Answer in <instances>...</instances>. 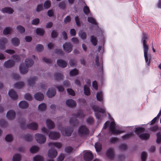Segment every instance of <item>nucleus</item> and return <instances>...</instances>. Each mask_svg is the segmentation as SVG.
I'll list each match as a JSON object with an SVG mask.
<instances>
[{"mask_svg":"<svg viewBox=\"0 0 161 161\" xmlns=\"http://www.w3.org/2000/svg\"><path fill=\"white\" fill-rule=\"evenodd\" d=\"M147 39V35L145 33H143L142 36V41L143 42L144 56L145 62L147 64V65L148 66H149L151 57L150 54L148 53V46L147 44L146 41Z\"/></svg>","mask_w":161,"mask_h":161,"instance_id":"f257e3e1","label":"nucleus"},{"mask_svg":"<svg viewBox=\"0 0 161 161\" xmlns=\"http://www.w3.org/2000/svg\"><path fill=\"white\" fill-rule=\"evenodd\" d=\"M111 121V123L109 121H107L104 124L103 128L106 129L107 127L109 125V130L113 134H117L123 132V131L116 130V125L114 120L112 118L110 119Z\"/></svg>","mask_w":161,"mask_h":161,"instance_id":"f03ea898","label":"nucleus"},{"mask_svg":"<svg viewBox=\"0 0 161 161\" xmlns=\"http://www.w3.org/2000/svg\"><path fill=\"white\" fill-rule=\"evenodd\" d=\"M91 107L95 112L96 119L98 120H101L103 114L105 113V109L104 108H100L96 105H92Z\"/></svg>","mask_w":161,"mask_h":161,"instance_id":"7ed1b4c3","label":"nucleus"},{"mask_svg":"<svg viewBox=\"0 0 161 161\" xmlns=\"http://www.w3.org/2000/svg\"><path fill=\"white\" fill-rule=\"evenodd\" d=\"M73 117L70 119L69 123L71 125L74 126L78 125V122L76 119V118H84L85 115L84 114L83 112L82 111H78L76 114H72Z\"/></svg>","mask_w":161,"mask_h":161,"instance_id":"20e7f679","label":"nucleus"},{"mask_svg":"<svg viewBox=\"0 0 161 161\" xmlns=\"http://www.w3.org/2000/svg\"><path fill=\"white\" fill-rule=\"evenodd\" d=\"M14 61L9 60L5 62L3 65L4 67L9 68L13 66L15 62H18L19 60V57L18 55H15L13 56Z\"/></svg>","mask_w":161,"mask_h":161,"instance_id":"39448f33","label":"nucleus"},{"mask_svg":"<svg viewBox=\"0 0 161 161\" xmlns=\"http://www.w3.org/2000/svg\"><path fill=\"white\" fill-rule=\"evenodd\" d=\"M78 133L80 136H84L88 134L89 130L86 126L82 125L80 127L78 130Z\"/></svg>","mask_w":161,"mask_h":161,"instance_id":"423d86ee","label":"nucleus"},{"mask_svg":"<svg viewBox=\"0 0 161 161\" xmlns=\"http://www.w3.org/2000/svg\"><path fill=\"white\" fill-rule=\"evenodd\" d=\"M61 132L62 134L65 136H69L71 135L73 131V128L71 127H69L67 129L64 130L63 129H61Z\"/></svg>","mask_w":161,"mask_h":161,"instance_id":"0eeeda50","label":"nucleus"},{"mask_svg":"<svg viewBox=\"0 0 161 161\" xmlns=\"http://www.w3.org/2000/svg\"><path fill=\"white\" fill-rule=\"evenodd\" d=\"M57 154V150L54 148H51L48 151V156L51 158H55Z\"/></svg>","mask_w":161,"mask_h":161,"instance_id":"6e6552de","label":"nucleus"},{"mask_svg":"<svg viewBox=\"0 0 161 161\" xmlns=\"http://www.w3.org/2000/svg\"><path fill=\"white\" fill-rule=\"evenodd\" d=\"M60 134L59 133L52 131L51 132L49 135V138L53 140H57L60 137Z\"/></svg>","mask_w":161,"mask_h":161,"instance_id":"1a4fd4ad","label":"nucleus"},{"mask_svg":"<svg viewBox=\"0 0 161 161\" xmlns=\"http://www.w3.org/2000/svg\"><path fill=\"white\" fill-rule=\"evenodd\" d=\"M56 93V90L55 88H50L47 92V96L49 97H52L54 96Z\"/></svg>","mask_w":161,"mask_h":161,"instance_id":"9d476101","label":"nucleus"},{"mask_svg":"<svg viewBox=\"0 0 161 161\" xmlns=\"http://www.w3.org/2000/svg\"><path fill=\"white\" fill-rule=\"evenodd\" d=\"M95 63L97 67H99V70L102 71L103 70V61L100 60L99 61V57L98 55L96 56L95 58Z\"/></svg>","mask_w":161,"mask_h":161,"instance_id":"9b49d317","label":"nucleus"},{"mask_svg":"<svg viewBox=\"0 0 161 161\" xmlns=\"http://www.w3.org/2000/svg\"><path fill=\"white\" fill-rule=\"evenodd\" d=\"M93 155L91 152H86L84 155V158L86 161H90L93 158Z\"/></svg>","mask_w":161,"mask_h":161,"instance_id":"f8f14e48","label":"nucleus"},{"mask_svg":"<svg viewBox=\"0 0 161 161\" xmlns=\"http://www.w3.org/2000/svg\"><path fill=\"white\" fill-rule=\"evenodd\" d=\"M106 156L107 157L110 159H112L114 156V151L113 148H109L106 152Z\"/></svg>","mask_w":161,"mask_h":161,"instance_id":"ddd939ff","label":"nucleus"},{"mask_svg":"<svg viewBox=\"0 0 161 161\" xmlns=\"http://www.w3.org/2000/svg\"><path fill=\"white\" fill-rule=\"evenodd\" d=\"M72 45L69 43H65L63 45L64 50L68 53H70L72 50Z\"/></svg>","mask_w":161,"mask_h":161,"instance_id":"4468645a","label":"nucleus"},{"mask_svg":"<svg viewBox=\"0 0 161 161\" xmlns=\"http://www.w3.org/2000/svg\"><path fill=\"white\" fill-rule=\"evenodd\" d=\"M7 39L5 38H0V50L3 49L5 44L7 42Z\"/></svg>","mask_w":161,"mask_h":161,"instance_id":"2eb2a0df","label":"nucleus"},{"mask_svg":"<svg viewBox=\"0 0 161 161\" xmlns=\"http://www.w3.org/2000/svg\"><path fill=\"white\" fill-rule=\"evenodd\" d=\"M57 63L58 66L63 68L65 67L67 65L66 61L62 59L58 60L57 61Z\"/></svg>","mask_w":161,"mask_h":161,"instance_id":"dca6fc26","label":"nucleus"},{"mask_svg":"<svg viewBox=\"0 0 161 161\" xmlns=\"http://www.w3.org/2000/svg\"><path fill=\"white\" fill-rule=\"evenodd\" d=\"M15 114L14 111L13 110H9L7 114V117L8 119H13L15 116Z\"/></svg>","mask_w":161,"mask_h":161,"instance_id":"f3484780","label":"nucleus"},{"mask_svg":"<svg viewBox=\"0 0 161 161\" xmlns=\"http://www.w3.org/2000/svg\"><path fill=\"white\" fill-rule=\"evenodd\" d=\"M66 104L70 107H74L76 106V103L73 99H69L66 101Z\"/></svg>","mask_w":161,"mask_h":161,"instance_id":"a211bd4d","label":"nucleus"},{"mask_svg":"<svg viewBox=\"0 0 161 161\" xmlns=\"http://www.w3.org/2000/svg\"><path fill=\"white\" fill-rule=\"evenodd\" d=\"M19 70L21 74H25L27 72L28 69L23 65L21 64L19 66Z\"/></svg>","mask_w":161,"mask_h":161,"instance_id":"6ab92c4d","label":"nucleus"},{"mask_svg":"<svg viewBox=\"0 0 161 161\" xmlns=\"http://www.w3.org/2000/svg\"><path fill=\"white\" fill-rule=\"evenodd\" d=\"M25 63L27 67H30L33 64L34 62L31 59L27 58L25 60Z\"/></svg>","mask_w":161,"mask_h":161,"instance_id":"aec40b11","label":"nucleus"},{"mask_svg":"<svg viewBox=\"0 0 161 161\" xmlns=\"http://www.w3.org/2000/svg\"><path fill=\"white\" fill-rule=\"evenodd\" d=\"M46 124L47 127L49 129H53L55 127L54 123L49 119L47 120Z\"/></svg>","mask_w":161,"mask_h":161,"instance_id":"412c9836","label":"nucleus"},{"mask_svg":"<svg viewBox=\"0 0 161 161\" xmlns=\"http://www.w3.org/2000/svg\"><path fill=\"white\" fill-rule=\"evenodd\" d=\"M19 107L22 109L27 108L29 106L28 103L25 101H21L19 103Z\"/></svg>","mask_w":161,"mask_h":161,"instance_id":"4be33fe9","label":"nucleus"},{"mask_svg":"<svg viewBox=\"0 0 161 161\" xmlns=\"http://www.w3.org/2000/svg\"><path fill=\"white\" fill-rule=\"evenodd\" d=\"M8 93L9 97L12 99H15L17 97L16 93L13 89L11 90Z\"/></svg>","mask_w":161,"mask_h":161,"instance_id":"5701e85b","label":"nucleus"},{"mask_svg":"<svg viewBox=\"0 0 161 161\" xmlns=\"http://www.w3.org/2000/svg\"><path fill=\"white\" fill-rule=\"evenodd\" d=\"M2 11L3 13H7L9 14H12L14 11L12 9L9 7H5L2 9Z\"/></svg>","mask_w":161,"mask_h":161,"instance_id":"b1692460","label":"nucleus"},{"mask_svg":"<svg viewBox=\"0 0 161 161\" xmlns=\"http://www.w3.org/2000/svg\"><path fill=\"white\" fill-rule=\"evenodd\" d=\"M27 126L29 128L33 130H36L38 127L37 124L35 123H32L29 124Z\"/></svg>","mask_w":161,"mask_h":161,"instance_id":"393cba45","label":"nucleus"},{"mask_svg":"<svg viewBox=\"0 0 161 161\" xmlns=\"http://www.w3.org/2000/svg\"><path fill=\"white\" fill-rule=\"evenodd\" d=\"M48 145L50 146H54L58 148H60L62 146V144L60 142H50L48 143Z\"/></svg>","mask_w":161,"mask_h":161,"instance_id":"a878e982","label":"nucleus"},{"mask_svg":"<svg viewBox=\"0 0 161 161\" xmlns=\"http://www.w3.org/2000/svg\"><path fill=\"white\" fill-rule=\"evenodd\" d=\"M96 97L98 101L100 102L103 101V93L101 91L97 92Z\"/></svg>","mask_w":161,"mask_h":161,"instance_id":"bb28decb","label":"nucleus"},{"mask_svg":"<svg viewBox=\"0 0 161 161\" xmlns=\"http://www.w3.org/2000/svg\"><path fill=\"white\" fill-rule=\"evenodd\" d=\"M11 42L12 44L15 46H17L19 44V41L17 38H14L12 39Z\"/></svg>","mask_w":161,"mask_h":161,"instance_id":"cd10ccee","label":"nucleus"},{"mask_svg":"<svg viewBox=\"0 0 161 161\" xmlns=\"http://www.w3.org/2000/svg\"><path fill=\"white\" fill-rule=\"evenodd\" d=\"M21 158V155L19 154H14L13 158V161H20Z\"/></svg>","mask_w":161,"mask_h":161,"instance_id":"c85d7f7f","label":"nucleus"},{"mask_svg":"<svg viewBox=\"0 0 161 161\" xmlns=\"http://www.w3.org/2000/svg\"><path fill=\"white\" fill-rule=\"evenodd\" d=\"M150 135L147 133L142 134L139 135V138L142 140H146L149 138Z\"/></svg>","mask_w":161,"mask_h":161,"instance_id":"c756f323","label":"nucleus"},{"mask_svg":"<svg viewBox=\"0 0 161 161\" xmlns=\"http://www.w3.org/2000/svg\"><path fill=\"white\" fill-rule=\"evenodd\" d=\"M24 86V84L23 82H18L14 85V87L16 88L20 89L23 87Z\"/></svg>","mask_w":161,"mask_h":161,"instance_id":"7c9ffc66","label":"nucleus"},{"mask_svg":"<svg viewBox=\"0 0 161 161\" xmlns=\"http://www.w3.org/2000/svg\"><path fill=\"white\" fill-rule=\"evenodd\" d=\"M133 135V133L132 132H131L123 136H122V138L124 140H126L130 138Z\"/></svg>","mask_w":161,"mask_h":161,"instance_id":"2f4dec72","label":"nucleus"},{"mask_svg":"<svg viewBox=\"0 0 161 161\" xmlns=\"http://www.w3.org/2000/svg\"><path fill=\"white\" fill-rule=\"evenodd\" d=\"M54 77L55 79L57 81L63 79V75L60 73H55L54 75Z\"/></svg>","mask_w":161,"mask_h":161,"instance_id":"473e14b6","label":"nucleus"},{"mask_svg":"<svg viewBox=\"0 0 161 161\" xmlns=\"http://www.w3.org/2000/svg\"><path fill=\"white\" fill-rule=\"evenodd\" d=\"M84 93L85 95H90V92L89 87L85 85L84 86Z\"/></svg>","mask_w":161,"mask_h":161,"instance_id":"72a5a7b5","label":"nucleus"},{"mask_svg":"<svg viewBox=\"0 0 161 161\" xmlns=\"http://www.w3.org/2000/svg\"><path fill=\"white\" fill-rule=\"evenodd\" d=\"M95 147L96 151L97 152H100L102 149V146L100 143L97 142L95 143Z\"/></svg>","mask_w":161,"mask_h":161,"instance_id":"f704fd0d","label":"nucleus"},{"mask_svg":"<svg viewBox=\"0 0 161 161\" xmlns=\"http://www.w3.org/2000/svg\"><path fill=\"white\" fill-rule=\"evenodd\" d=\"M37 79L38 78L36 77H33L30 78L28 80V84L30 86L32 84H33Z\"/></svg>","mask_w":161,"mask_h":161,"instance_id":"c9c22d12","label":"nucleus"},{"mask_svg":"<svg viewBox=\"0 0 161 161\" xmlns=\"http://www.w3.org/2000/svg\"><path fill=\"white\" fill-rule=\"evenodd\" d=\"M12 31V29L9 27H7L3 31L4 35H7L10 34Z\"/></svg>","mask_w":161,"mask_h":161,"instance_id":"e433bc0d","label":"nucleus"},{"mask_svg":"<svg viewBox=\"0 0 161 161\" xmlns=\"http://www.w3.org/2000/svg\"><path fill=\"white\" fill-rule=\"evenodd\" d=\"M39 147L36 146H33L30 149V151L32 153H34L37 152L39 150Z\"/></svg>","mask_w":161,"mask_h":161,"instance_id":"4c0bfd02","label":"nucleus"},{"mask_svg":"<svg viewBox=\"0 0 161 161\" xmlns=\"http://www.w3.org/2000/svg\"><path fill=\"white\" fill-rule=\"evenodd\" d=\"M17 30L19 32L21 33H23L25 31V29L21 25H18L16 27Z\"/></svg>","mask_w":161,"mask_h":161,"instance_id":"58836bf2","label":"nucleus"},{"mask_svg":"<svg viewBox=\"0 0 161 161\" xmlns=\"http://www.w3.org/2000/svg\"><path fill=\"white\" fill-rule=\"evenodd\" d=\"M90 40L92 43L93 45L95 46L96 45L97 43V40L96 37L93 36H92L91 37Z\"/></svg>","mask_w":161,"mask_h":161,"instance_id":"ea45409f","label":"nucleus"},{"mask_svg":"<svg viewBox=\"0 0 161 161\" xmlns=\"http://www.w3.org/2000/svg\"><path fill=\"white\" fill-rule=\"evenodd\" d=\"M144 130L145 129L142 127H138L136 128L135 131L139 135L140 133L144 132Z\"/></svg>","mask_w":161,"mask_h":161,"instance_id":"a19ab883","label":"nucleus"},{"mask_svg":"<svg viewBox=\"0 0 161 161\" xmlns=\"http://www.w3.org/2000/svg\"><path fill=\"white\" fill-rule=\"evenodd\" d=\"M88 21L93 24L97 25V23L96 22L95 19L91 17H88L87 18Z\"/></svg>","mask_w":161,"mask_h":161,"instance_id":"79ce46f5","label":"nucleus"},{"mask_svg":"<svg viewBox=\"0 0 161 161\" xmlns=\"http://www.w3.org/2000/svg\"><path fill=\"white\" fill-rule=\"evenodd\" d=\"M79 36L82 39H85L86 38V33L82 31H80Z\"/></svg>","mask_w":161,"mask_h":161,"instance_id":"37998d69","label":"nucleus"},{"mask_svg":"<svg viewBox=\"0 0 161 161\" xmlns=\"http://www.w3.org/2000/svg\"><path fill=\"white\" fill-rule=\"evenodd\" d=\"M78 73V70L75 69L71 70L70 72V75L72 76L77 75Z\"/></svg>","mask_w":161,"mask_h":161,"instance_id":"c03bdc74","label":"nucleus"},{"mask_svg":"<svg viewBox=\"0 0 161 161\" xmlns=\"http://www.w3.org/2000/svg\"><path fill=\"white\" fill-rule=\"evenodd\" d=\"M120 149L122 150H125L127 148V146L125 144H121L119 146Z\"/></svg>","mask_w":161,"mask_h":161,"instance_id":"a18cd8bd","label":"nucleus"},{"mask_svg":"<svg viewBox=\"0 0 161 161\" xmlns=\"http://www.w3.org/2000/svg\"><path fill=\"white\" fill-rule=\"evenodd\" d=\"M147 153L145 152H142L141 154V160L142 161H145L147 157Z\"/></svg>","mask_w":161,"mask_h":161,"instance_id":"49530a36","label":"nucleus"},{"mask_svg":"<svg viewBox=\"0 0 161 161\" xmlns=\"http://www.w3.org/2000/svg\"><path fill=\"white\" fill-rule=\"evenodd\" d=\"M157 136V142L158 144L161 142V134L160 133H158L156 134Z\"/></svg>","mask_w":161,"mask_h":161,"instance_id":"de8ad7c7","label":"nucleus"},{"mask_svg":"<svg viewBox=\"0 0 161 161\" xmlns=\"http://www.w3.org/2000/svg\"><path fill=\"white\" fill-rule=\"evenodd\" d=\"M5 140L8 142H10L13 139V136L11 135H7L5 138Z\"/></svg>","mask_w":161,"mask_h":161,"instance_id":"09e8293b","label":"nucleus"},{"mask_svg":"<svg viewBox=\"0 0 161 161\" xmlns=\"http://www.w3.org/2000/svg\"><path fill=\"white\" fill-rule=\"evenodd\" d=\"M25 98L28 101H31L32 99V97L31 95L29 93H26L25 95Z\"/></svg>","mask_w":161,"mask_h":161,"instance_id":"8fccbe9b","label":"nucleus"},{"mask_svg":"<svg viewBox=\"0 0 161 161\" xmlns=\"http://www.w3.org/2000/svg\"><path fill=\"white\" fill-rule=\"evenodd\" d=\"M7 125V123L4 119H2L0 121V126L2 127H5Z\"/></svg>","mask_w":161,"mask_h":161,"instance_id":"3c124183","label":"nucleus"},{"mask_svg":"<svg viewBox=\"0 0 161 161\" xmlns=\"http://www.w3.org/2000/svg\"><path fill=\"white\" fill-rule=\"evenodd\" d=\"M83 10L84 12L86 14H88L90 12L89 8L86 6L84 7Z\"/></svg>","mask_w":161,"mask_h":161,"instance_id":"603ef678","label":"nucleus"},{"mask_svg":"<svg viewBox=\"0 0 161 161\" xmlns=\"http://www.w3.org/2000/svg\"><path fill=\"white\" fill-rule=\"evenodd\" d=\"M51 5V3L49 1H47L45 2L44 3V7L46 8H49Z\"/></svg>","mask_w":161,"mask_h":161,"instance_id":"864d4df0","label":"nucleus"},{"mask_svg":"<svg viewBox=\"0 0 161 161\" xmlns=\"http://www.w3.org/2000/svg\"><path fill=\"white\" fill-rule=\"evenodd\" d=\"M73 150V148L72 147L70 146L67 147H65V151L67 153H71Z\"/></svg>","mask_w":161,"mask_h":161,"instance_id":"5fc2aeb1","label":"nucleus"},{"mask_svg":"<svg viewBox=\"0 0 161 161\" xmlns=\"http://www.w3.org/2000/svg\"><path fill=\"white\" fill-rule=\"evenodd\" d=\"M35 138L36 141L39 143H40V135L37 133L35 135Z\"/></svg>","mask_w":161,"mask_h":161,"instance_id":"6e6d98bb","label":"nucleus"},{"mask_svg":"<svg viewBox=\"0 0 161 161\" xmlns=\"http://www.w3.org/2000/svg\"><path fill=\"white\" fill-rule=\"evenodd\" d=\"M54 52L55 53L59 54L61 55H63L64 54L62 50L60 49H55L54 50Z\"/></svg>","mask_w":161,"mask_h":161,"instance_id":"4d7b16f0","label":"nucleus"},{"mask_svg":"<svg viewBox=\"0 0 161 161\" xmlns=\"http://www.w3.org/2000/svg\"><path fill=\"white\" fill-rule=\"evenodd\" d=\"M67 91L69 94L72 96H74L75 95V92L71 89H67Z\"/></svg>","mask_w":161,"mask_h":161,"instance_id":"13d9d810","label":"nucleus"},{"mask_svg":"<svg viewBox=\"0 0 161 161\" xmlns=\"http://www.w3.org/2000/svg\"><path fill=\"white\" fill-rule=\"evenodd\" d=\"M64 154L61 153L58 158V161H62L64 159Z\"/></svg>","mask_w":161,"mask_h":161,"instance_id":"bf43d9fd","label":"nucleus"},{"mask_svg":"<svg viewBox=\"0 0 161 161\" xmlns=\"http://www.w3.org/2000/svg\"><path fill=\"white\" fill-rule=\"evenodd\" d=\"M58 35V33L54 30L51 33V37L53 38H55Z\"/></svg>","mask_w":161,"mask_h":161,"instance_id":"052dcab7","label":"nucleus"},{"mask_svg":"<svg viewBox=\"0 0 161 161\" xmlns=\"http://www.w3.org/2000/svg\"><path fill=\"white\" fill-rule=\"evenodd\" d=\"M158 129V127L157 125H155L153 126L150 127L149 130L151 131H155L157 130Z\"/></svg>","mask_w":161,"mask_h":161,"instance_id":"680f3d73","label":"nucleus"},{"mask_svg":"<svg viewBox=\"0 0 161 161\" xmlns=\"http://www.w3.org/2000/svg\"><path fill=\"white\" fill-rule=\"evenodd\" d=\"M59 7L60 8L63 9L65 7L66 5L64 2H62L59 4Z\"/></svg>","mask_w":161,"mask_h":161,"instance_id":"e2e57ef3","label":"nucleus"},{"mask_svg":"<svg viewBox=\"0 0 161 161\" xmlns=\"http://www.w3.org/2000/svg\"><path fill=\"white\" fill-rule=\"evenodd\" d=\"M34 97L36 100L40 101V93L39 92L36 93L34 96Z\"/></svg>","mask_w":161,"mask_h":161,"instance_id":"0e129e2a","label":"nucleus"},{"mask_svg":"<svg viewBox=\"0 0 161 161\" xmlns=\"http://www.w3.org/2000/svg\"><path fill=\"white\" fill-rule=\"evenodd\" d=\"M86 121L88 123L92 124L94 122V120L92 118L90 117L87 119Z\"/></svg>","mask_w":161,"mask_h":161,"instance_id":"69168bd1","label":"nucleus"},{"mask_svg":"<svg viewBox=\"0 0 161 161\" xmlns=\"http://www.w3.org/2000/svg\"><path fill=\"white\" fill-rule=\"evenodd\" d=\"M75 20L77 25L78 26H80V23L79 18L78 16H76L75 17Z\"/></svg>","mask_w":161,"mask_h":161,"instance_id":"338daca9","label":"nucleus"},{"mask_svg":"<svg viewBox=\"0 0 161 161\" xmlns=\"http://www.w3.org/2000/svg\"><path fill=\"white\" fill-rule=\"evenodd\" d=\"M33 161H40V156L36 155L33 158Z\"/></svg>","mask_w":161,"mask_h":161,"instance_id":"774afa93","label":"nucleus"}]
</instances>
